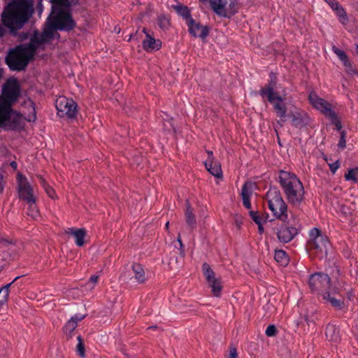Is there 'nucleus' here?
<instances>
[{
	"label": "nucleus",
	"instance_id": "f257e3e1",
	"mask_svg": "<svg viewBox=\"0 0 358 358\" xmlns=\"http://www.w3.org/2000/svg\"><path fill=\"white\" fill-rule=\"evenodd\" d=\"M34 13L31 0H13L3 9L0 20V38L17 36Z\"/></svg>",
	"mask_w": 358,
	"mask_h": 358
},
{
	"label": "nucleus",
	"instance_id": "f03ea898",
	"mask_svg": "<svg viewBox=\"0 0 358 358\" xmlns=\"http://www.w3.org/2000/svg\"><path fill=\"white\" fill-rule=\"evenodd\" d=\"M277 179L288 203L299 206L305 199L304 187L300 179L296 174L283 170L278 171Z\"/></svg>",
	"mask_w": 358,
	"mask_h": 358
},
{
	"label": "nucleus",
	"instance_id": "7ed1b4c3",
	"mask_svg": "<svg viewBox=\"0 0 358 358\" xmlns=\"http://www.w3.org/2000/svg\"><path fill=\"white\" fill-rule=\"evenodd\" d=\"M269 78L268 83L260 89L259 94L263 99L266 98L267 101L273 105L274 111L276 115L280 117V121L285 122L287 106L284 102V99L275 91L277 84L275 73L271 72Z\"/></svg>",
	"mask_w": 358,
	"mask_h": 358
},
{
	"label": "nucleus",
	"instance_id": "20e7f679",
	"mask_svg": "<svg viewBox=\"0 0 358 358\" xmlns=\"http://www.w3.org/2000/svg\"><path fill=\"white\" fill-rule=\"evenodd\" d=\"M34 57L24 44H20L8 50L5 62L11 71H22L25 70Z\"/></svg>",
	"mask_w": 358,
	"mask_h": 358
},
{
	"label": "nucleus",
	"instance_id": "39448f33",
	"mask_svg": "<svg viewBox=\"0 0 358 358\" xmlns=\"http://www.w3.org/2000/svg\"><path fill=\"white\" fill-rule=\"evenodd\" d=\"M63 8L52 6L51 14L48 17L49 28L52 30L70 31L76 27V22L71 13Z\"/></svg>",
	"mask_w": 358,
	"mask_h": 358
},
{
	"label": "nucleus",
	"instance_id": "423d86ee",
	"mask_svg": "<svg viewBox=\"0 0 358 358\" xmlns=\"http://www.w3.org/2000/svg\"><path fill=\"white\" fill-rule=\"evenodd\" d=\"M269 210L278 220L285 222L287 217V205L277 187H271L266 194Z\"/></svg>",
	"mask_w": 358,
	"mask_h": 358
},
{
	"label": "nucleus",
	"instance_id": "0eeeda50",
	"mask_svg": "<svg viewBox=\"0 0 358 358\" xmlns=\"http://www.w3.org/2000/svg\"><path fill=\"white\" fill-rule=\"evenodd\" d=\"M31 109V114L27 117H24L20 113L13 110L9 118L6 121L1 129L5 131H20L24 129L26 122H35L36 120V113L35 110L34 103L29 100L25 102Z\"/></svg>",
	"mask_w": 358,
	"mask_h": 358
},
{
	"label": "nucleus",
	"instance_id": "6e6552de",
	"mask_svg": "<svg viewBox=\"0 0 358 358\" xmlns=\"http://www.w3.org/2000/svg\"><path fill=\"white\" fill-rule=\"evenodd\" d=\"M310 238L307 247L319 259L327 257V248L330 245L328 237L318 228H313L309 232Z\"/></svg>",
	"mask_w": 358,
	"mask_h": 358
},
{
	"label": "nucleus",
	"instance_id": "1a4fd4ad",
	"mask_svg": "<svg viewBox=\"0 0 358 358\" xmlns=\"http://www.w3.org/2000/svg\"><path fill=\"white\" fill-rule=\"evenodd\" d=\"M308 99L314 108L321 111L323 115L330 119L331 124L335 125L336 130L340 131H342L341 122L336 113L332 110L331 104L330 103L322 98H320L314 92L309 94Z\"/></svg>",
	"mask_w": 358,
	"mask_h": 358
},
{
	"label": "nucleus",
	"instance_id": "9d476101",
	"mask_svg": "<svg viewBox=\"0 0 358 358\" xmlns=\"http://www.w3.org/2000/svg\"><path fill=\"white\" fill-rule=\"evenodd\" d=\"M20 96V85L18 80L13 77L6 80L2 86L0 100L14 104Z\"/></svg>",
	"mask_w": 358,
	"mask_h": 358
},
{
	"label": "nucleus",
	"instance_id": "9b49d317",
	"mask_svg": "<svg viewBox=\"0 0 358 358\" xmlns=\"http://www.w3.org/2000/svg\"><path fill=\"white\" fill-rule=\"evenodd\" d=\"M17 185L20 199L23 200L26 203H36L33 187L29 182L26 176L21 173L17 174Z\"/></svg>",
	"mask_w": 358,
	"mask_h": 358
},
{
	"label": "nucleus",
	"instance_id": "f8f14e48",
	"mask_svg": "<svg viewBox=\"0 0 358 358\" xmlns=\"http://www.w3.org/2000/svg\"><path fill=\"white\" fill-rule=\"evenodd\" d=\"M55 107L57 114L60 117L66 116L69 118H74L77 115V103L72 99L66 96H59L55 101Z\"/></svg>",
	"mask_w": 358,
	"mask_h": 358
},
{
	"label": "nucleus",
	"instance_id": "ddd939ff",
	"mask_svg": "<svg viewBox=\"0 0 358 358\" xmlns=\"http://www.w3.org/2000/svg\"><path fill=\"white\" fill-rule=\"evenodd\" d=\"M213 3L212 10L220 17L230 18L238 9L236 0H216Z\"/></svg>",
	"mask_w": 358,
	"mask_h": 358
},
{
	"label": "nucleus",
	"instance_id": "4468645a",
	"mask_svg": "<svg viewBox=\"0 0 358 358\" xmlns=\"http://www.w3.org/2000/svg\"><path fill=\"white\" fill-rule=\"evenodd\" d=\"M309 287L313 292H317L322 295L329 290L331 279L327 274L323 273H315L310 275Z\"/></svg>",
	"mask_w": 358,
	"mask_h": 358
},
{
	"label": "nucleus",
	"instance_id": "2eb2a0df",
	"mask_svg": "<svg viewBox=\"0 0 358 358\" xmlns=\"http://www.w3.org/2000/svg\"><path fill=\"white\" fill-rule=\"evenodd\" d=\"M300 229L301 224L299 222L282 223L276 229V235L280 242L287 243L294 238Z\"/></svg>",
	"mask_w": 358,
	"mask_h": 358
},
{
	"label": "nucleus",
	"instance_id": "dca6fc26",
	"mask_svg": "<svg viewBox=\"0 0 358 358\" xmlns=\"http://www.w3.org/2000/svg\"><path fill=\"white\" fill-rule=\"evenodd\" d=\"M51 36L52 32L45 31L43 34H39L37 31H35L30 39V42L24 45L34 55H35L39 45L45 43L47 37H50Z\"/></svg>",
	"mask_w": 358,
	"mask_h": 358
},
{
	"label": "nucleus",
	"instance_id": "f3484780",
	"mask_svg": "<svg viewBox=\"0 0 358 358\" xmlns=\"http://www.w3.org/2000/svg\"><path fill=\"white\" fill-rule=\"evenodd\" d=\"M187 25L189 27V31L194 37H199L201 39H205L209 34V29L208 27L201 26L200 23H196L195 20L192 18L187 22Z\"/></svg>",
	"mask_w": 358,
	"mask_h": 358
},
{
	"label": "nucleus",
	"instance_id": "a211bd4d",
	"mask_svg": "<svg viewBox=\"0 0 358 358\" xmlns=\"http://www.w3.org/2000/svg\"><path fill=\"white\" fill-rule=\"evenodd\" d=\"M287 116L291 118L292 125L294 127L301 128L308 124L309 117L307 113L303 111L291 112Z\"/></svg>",
	"mask_w": 358,
	"mask_h": 358
},
{
	"label": "nucleus",
	"instance_id": "6ab92c4d",
	"mask_svg": "<svg viewBox=\"0 0 358 358\" xmlns=\"http://www.w3.org/2000/svg\"><path fill=\"white\" fill-rule=\"evenodd\" d=\"M85 315L76 314L71 317L64 327V334L67 339L71 338L75 333V329L78 326V322L83 320Z\"/></svg>",
	"mask_w": 358,
	"mask_h": 358
},
{
	"label": "nucleus",
	"instance_id": "aec40b11",
	"mask_svg": "<svg viewBox=\"0 0 358 358\" xmlns=\"http://www.w3.org/2000/svg\"><path fill=\"white\" fill-rule=\"evenodd\" d=\"M145 28L143 29V31L146 35V38L143 41V48L146 52H152L153 50H158L162 47V42L160 40H156L148 33Z\"/></svg>",
	"mask_w": 358,
	"mask_h": 358
},
{
	"label": "nucleus",
	"instance_id": "412c9836",
	"mask_svg": "<svg viewBox=\"0 0 358 358\" xmlns=\"http://www.w3.org/2000/svg\"><path fill=\"white\" fill-rule=\"evenodd\" d=\"M254 184L252 182H245L242 186L241 196L243 204L247 209L251 208L250 197L252 194V187Z\"/></svg>",
	"mask_w": 358,
	"mask_h": 358
},
{
	"label": "nucleus",
	"instance_id": "4be33fe9",
	"mask_svg": "<svg viewBox=\"0 0 358 358\" xmlns=\"http://www.w3.org/2000/svg\"><path fill=\"white\" fill-rule=\"evenodd\" d=\"M67 234H70L76 238V245L78 247L83 246L85 243V237L86 236V230L84 228L78 229L76 227L68 228L66 231Z\"/></svg>",
	"mask_w": 358,
	"mask_h": 358
},
{
	"label": "nucleus",
	"instance_id": "5701e85b",
	"mask_svg": "<svg viewBox=\"0 0 358 358\" xmlns=\"http://www.w3.org/2000/svg\"><path fill=\"white\" fill-rule=\"evenodd\" d=\"M13 104L0 100V128L3 127L6 121L13 111Z\"/></svg>",
	"mask_w": 358,
	"mask_h": 358
},
{
	"label": "nucleus",
	"instance_id": "b1692460",
	"mask_svg": "<svg viewBox=\"0 0 358 358\" xmlns=\"http://www.w3.org/2000/svg\"><path fill=\"white\" fill-rule=\"evenodd\" d=\"M185 217L187 224L191 230H193L196 227V217L193 213V209L187 200L185 203Z\"/></svg>",
	"mask_w": 358,
	"mask_h": 358
},
{
	"label": "nucleus",
	"instance_id": "393cba45",
	"mask_svg": "<svg viewBox=\"0 0 358 358\" xmlns=\"http://www.w3.org/2000/svg\"><path fill=\"white\" fill-rule=\"evenodd\" d=\"M330 7L334 10L337 16L339 17L340 22L342 24H345L348 21V16L343 8L339 4L336 0H333L328 3Z\"/></svg>",
	"mask_w": 358,
	"mask_h": 358
},
{
	"label": "nucleus",
	"instance_id": "a878e982",
	"mask_svg": "<svg viewBox=\"0 0 358 358\" xmlns=\"http://www.w3.org/2000/svg\"><path fill=\"white\" fill-rule=\"evenodd\" d=\"M206 169L215 177L220 178L222 177L221 165L218 162L211 160L205 162Z\"/></svg>",
	"mask_w": 358,
	"mask_h": 358
},
{
	"label": "nucleus",
	"instance_id": "bb28decb",
	"mask_svg": "<svg viewBox=\"0 0 358 358\" xmlns=\"http://www.w3.org/2000/svg\"><path fill=\"white\" fill-rule=\"evenodd\" d=\"M22 276H17L12 282L0 287V305H3L8 301L10 286L16 282Z\"/></svg>",
	"mask_w": 358,
	"mask_h": 358
},
{
	"label": "nucleus",
	"instance_id": "cd10ccee",
	"mask_svg": "<svg viewBox=\"0 0 358 358\" xmlns=\"http://www.w3.org/2000/svg\"><path fill=\"white\" fill-rule=\"evenodd\" d=\"M132 270L134 273V278L139 283H143L146 278L144 269L141 264L134 263L132 265Z\"/></svg>",
	"mask_w": 358,
	"mask_h": 358
},
{
	"label": "nucleus",
	"instance_id": "c85d7f7f",
	"mask_svg": "<svg viewBox=\"0 0 358 358\" xmlns=\"http://www.w3.org/2000/svg\"><path fill=\"white\" fill-rule=\"evenodd\" d=\"M325 335L329 341H337L339 339V329L336 325L329 324L326 327Z\"/></svg>",
	"mask_w": 358,
	"mask_h": 358
},
{
	"label": "nucleus",
	"instance_id": "c756f323",
	"mask_svg": "<svg viewBox=\"0 0 358 358\" xmlns=\"http://www.w3.org/2000/svg\"><path fill=\"white\" fill-rule=\"evenodd\" d=\"M208 286L211 288L213 296L220 297L222 290V285L221 281L217 278H214L211 281L207 282Z\"/></svg>",
	"mask_w": 358,
	"mask_h": 358
},
{
	"label": "nucleus",
	"instance_id": "7c9ffc66",
	"mask_svg": "<svg viewBox=\"0 0 358 358\" xmlns=\"http://www.w3.org/2000/svg\"><path fill=\"white\" fill-rule=\"evenodd\" d=\"M173 8L176 10V13L186 20V22H189L190 19H192V17H191L190 10L187 6L182 4H178L174 6Z\"/></svg>",
	"mask_w": 358,
	"mask_h": 358
},
{
	"label": "nucleus",
	"instance_id": "2f4dec72",
	"mask_svg": "<svg viewBox=\"0 0 358 358\" xmlns=\"http://www.w3.org/2000/svg\"><path fill=\"white\" fill-rule=\"evenodd\" d=\"M275 260L281 266H286L289 263V257L282 250H276L274 254Z\"/></svg>",
	"mask_w": 358,
	"mask_h": 358
},
{
	"label": "nucleus",
	"instance_id": "473e14b6",
	"mask_svg": "<svg viewBox=\"0 0 358 358\" xmlns=\"http://www.w3.org/2000/svg\"><path fill=\"white\" fill-rule=\"evenodd\" d=\"M322 296H323V299L325 301L329 302L333 307L336 308L338 310L342 309V308L343 306V302L339 299H336L334 296H331L329 290L324 292V294H323Z\"/></svg>",
	"mask_w": 358,
	"mask_h": 358
},
{
	"label": "nucleus",
	"instance_id": "72a5a7b5",
	"mask_svg": "<svg viewBox=\"0 0 358 358\" xmlns=\"http://www.w3.org/2000/svg\"><path fill=\"white\" fill-rule=\"evenodd\" d=\"M202 271L207 282L211 281L213 279L215 278V272L211 269L208 264L206 262L203 264Z\"/></svg>",
	"mask_w": 358,
	"mask_h": 358
},
{
	"label": "nucleus",
	"instance_id": "f704fd0d",
	"mask_svg": "<svg viewBox=\"0 0 358 358\" xmlns=\"http://www.w3.org/2000/svg\"><path fill=\"white\" fill-rule=\"evenodd\" d=\"M358 166L354 168V169H350L345 174V179L346 180H350L352 181L354 183H357L358 182Z\"/></svg>",
	"mask_w": 358,
	"mask_h": 358
},
{
	"label": "nucleus",
	"instance_id": "c9c22d12",
	"mask_svg": "<svg viewBox=\"0 0 358 358\" xmlns=\"http://www.w3.org/2000/svg\"><path fill=\"white\" fill-rule=\"evenodd\" d=\"M77 340L78 344L76 345V352L80 357L83 358L85 357V348L84 341L81 336H78Z\"/></svg>",
	"mask_w": 358,
	"mask_h": 358
},
{
	"label": "nucleus",
	"instance_id": "e433bc0d",
	"mask_svg": "<svg viewBox=\"0 0 358 358\" xmlns=\"http://www.w3.org/2000/svg\"><path fill=\"white\" fill-rule=\"evenodd\" d=\"M55 8H69L71 5L70 0H49Z\"/></svg>",
	"mask_w": 358,
	"mask_h": 358
},
{
	"label": "nucleus",
	"instance_id": "4c0bfd02",
	"mask_svg": "<svg viewBox=\"0 0 358 358\" xmlns=\"http://www.w3.org/2000/svg\"><path fill=\"white\" fill-rule=\"evenodd\" d=\"M332 50L338 56L340 60L343 62V64H346V62L349 60L348 55L343 50H340L336 46L332 47Z\"/></svg>",
	"mask_w": 358,
	"mask_h": 358
},
{
	"label": "nucleus",
	"instance_id": "58836bf2",
	"mask_svg": "<svg viewBox=\"0 0 358 358\" xmlns=\"http://www.w3.org/2000/svg\"><path fill=\"white\" fill-rule=\"evenodd\" d=\"M169 19L164 15L158 17V25L162 29H166L169 27Z\"/></svg>",
	"mask_w": 358,
	"mask_h": 358
},
{
	"label": "nucleus",
	"instance_id": "ea45409f",
	"mask_svg": "<svg viewBox=\"0 0 358 358\" xmlns=\"http://www.w3.org/2000/svg\"><path fill=\"white\" fill-rule=\"evenodd\" d=\"M251 219L257 224L264 223L266 220H264V217L259 214L258 211L250 210L249 212Z\"/></svg>",
	"mask_w": 358,
	"mask_h": 358
},
{
	"label": "nucleus",
	"instance_id": "a19ab883",
	"mask_svg": "<svg viewBox=\"0 0 358 358\" xmlns=\"http://www.w3.org/2000/svg\"><path fill=\"white\" fill-rule=\"evenodd\" d=\"M343 66L345 67V71L348 74L358 76V71L352 66L350 60L346 62V64H343Z\"/></svg>",
	"mask_w": 358,
	"mask_h": 358
},
{
	"label": "nucleus",
	"instance_id": "79ce46f5",
	"mask_svg": "<svg viewBox=\"0 0 358 358\" xmlns=\"http://www.w3.org/2000/svg\"><path fill=\"white\" fill-rule=\"evenodd\" d=\"M340 139L338 143V147L340 149L343 150L346 147V135L347 132L345 130L341 131L340 132Z\"/></svg>",
	"mask_w": 358,
	"mask_h": 358
},
{
	"label": "nucleus",
	"instance_id": "37998d69",
	"mask_svg": "<svg viewBox=\"0 0 358 358\" xmlns=\"http://www.w3.org/2000/svg\"><path fill=\"white\" fill-rule=\"evenodd\" d=\"M28 204V212L27 214L32 217H35L38 215V211L36 208V203H27Z\"/></svg>",
	"mask_w": 358,
	"mask_h": 358
},
{
	"label": "nucleus",
	"instance_id": "c03bdc74",
	"mask_svg": "<svg viewBox=\"0 0 358 358\" xmlns=\"http://www.w3.org/2000/svg\"><path fill=\"white\" fill-rule=\"evenodd\" d=\"M278 330L274 324H269L265 331L266 335L269 337L276 336Z\"/></svg>",
	"mask_w": 358,
	"mask_h": 358
},
{
	"label": "nucleus",
	"instance_id": "a18cd8bd",
	"mask_svg": "<svg viewBox=\"0 0 358 358\" xmlns=\"http://www.w3.org/2000/svg\"><path fill=\"white\" fill-rule=\"evenodd\" d=\"M43 189L49 197H50L52 199L57 198L55 191L51 186L48 185L45 187H43Z\"/></svg>",
	"mask_w": 358,
	"mask_h": 358
},
{
	"label": "nucleus",
	"instance_id": "49530a36",
	"mask_svg": "<svg viewBox=\"0 0 358 358\" xmlns=\"http://www.w3.org/2000/svg\"><path fill=\"white\" fill-rule=\"evenodd\" d=\"M177 241L180 245V248H178L179 254L182 257H184L185 255V246L182 242L181 236L180 234L178 235Z\"/></svg>",
	"mask_w": 358,
	"mask_h": 358
},
{
	"label": "nucleus",
	"instance_id": "de8ad7c7",
	"mask_svg": "<svg viewBox=\"0 0 358 358\" xmlns=\"http://www.w3.org/2000/svg\"><path fill=\"white\" fill-rule=\"evenodd\" d=\"M29 34L28 32H26V31L19 32V31H17V36H14V37L17 38L18 41L22 42V41L27 39L29 37Z\"/></svg>",
	"mask_w": 358,
	"mask_h": 358
},
{
	"label": "nucleus",
	"instance_id": "09e8293b",
	"mask_svg": "<svg viewBox=\"0 0 358 358\" xmlns=\"http://www.w3.org/2000/svg\"><path fill=\"white\" fill-rule=\"evenodd\" d=\"M329 168H330V170L333 173H335L336 171L338 169V168L340 167V163L338 161H336L332 164H329Z\"/></svg>",
	"mask_w": 358,
	"mask_h": 358
},
{
	"label": "nucleus",
	"instance_id": "8fccbe9b",
	"mask_svg": "<svg viewBox=\"0 0 358 358\" xmlns=\"http://www.w3.org/2000/svg\"><path fill=\"white\" fill-rule=\"evenodd\" d=\"M227 358H238V353L236 348L231 346L229 348V354Z\"/></svg>",
	"mask_w": 358,
	"mask_h": 358
},
{
	"label": "nucleus",
	"instance_id": "3c124183",
	"mask_svg": "<svg viewBox=\"0 0 358 358\" xmlns=\"http://www.w3.org/2000/svg\"><path fill=\"white\" fill-rule=\"evenodd\" d=\"M36 177L38 178L39 183L43 187H45L48 185L45 179L42 176L37 175Z\"/></svg>",
	"mask_w": 358,
	"mask_h": 358
},
{
	"label": "nucleus",
	"instance_id": "603ef678",
	"mask_svg": "<svg viewBox=\"0 0 358 358\" xmlns=\"http://www.w3.org/2000/svg\"><path fill=\"white\" fill-rule=\"evenodd\" d=\"M43 6L41 2H38L36 6V10L39 14H41L43 11Z\"/></svg>",
	"mask_w": 358,
	"mask_h": 358
},
{
	"label": "nucleus",
	"instance_id": "864d4df0",
	"mask_svg": "<svg viewBox=\"0 0 358 358\" xmlns=\"http://www.w3.org/2000/svg\"><path fill=\"white\" fill-rule=\"evenodd\" d=\"M98 279H99V276L98 275H92V276L90 277V281L94 284V283L97 282Z\"/></svg>",
	"mask_w": 358,
	"mask_h": 358
},
{
	"label": "nucleus",
	"instance_id": "5fc2aeb1",
	"mask_svg": "<svg viewBox=\"0 0 358 358\" xmlns=\"http://www.w3.org/2000/svg\"><path fill=\"white\" fill-rule=\"evenodd\" d=\"M258 231L259 234H263L264 231V227H263V223H259L258 224Z\"/></svg>",
	"mask_w": 358,
	"mask_h": 358
},
{
	"label": "nucleus",
	"instance_id": "6e6d98bb",
	"mask_svg": "<svg viewBox=\"0 0 358 358\" xmlns=\"http://www.w3.org/2000/svg\"><path fill=\"white\" fill-rule=\"evenodd\" d=\"M199 1L202 3L209 2L210 6L211 8L213 9V1H215L216 0H199Z\"/></svg>",
	"mask_w": 358,
	"mask_h": 358
},
{
	"label": "nucleus",
	"instance_id": "4d7b16f0",
	"mask_svg": "<svg viewBox=\"0 0 358 358\" xmlns=\"http://www.w3.org/2000/svg\"><path fill=\"white\" fill-rule=\"evenodd\" d=\"M11 168H13L14 170H16L17 169V164L15 161H13L10 164Z\"/></svg>",
	"mask_w": 358,
	"mask_h": 358
},
{
	"label": "nucleus",
	"instance_id": "13d9d810",
	"mask_svg": "<svg viewBox=\"0 0 358 358\" xmlns=\"http://www.w3.org/2000/svg\"><path fill=\"white\" fill-rule=\"evenodd\" d=\"M207 153H208V162L213 160V151L208 150V151H207Z\"/></svg>",
	"mask_w": 358,
	"mask_h": 358
},
{
	"label": "nucleus",
	"instance_id": "bf43d9fd",
	"mask_svg": "<svg viewBox=\"0 0 358 358\" xmlns=\"http://www.w3.org/2000/svg\"><path fill=\"white\" fill-rule=\"evenodd\" d=\"M305 321L306 322L308 326H310L311 323L314 324V322L313 320H309L308 316H305Z\"/></svg>",
	"mask_w": 358,
	"mask_h": 358
},
{
	"label": "nucleus",
	"instance_id": "052dcab7",
	"mask_svg": "<svg viewBox=\"0 0 358 358\" xmlns=\"http://www.w3.org/2000/svg\"><path fill=\"white\" fill-rule=\"evenodd\" d=\"M157 329V326H152V327H150L147 329V330H150V329Z\"/></svg>",
	"mask_w": 358,
	"mask_h": 358
},
{
	"label": "nucleus",
	"instance_id": "680f3d73",
	"mask_svg": "<svg viewBox=\"0 0 358 358\" xmlns=\"http://www.w3.org/2000/svg\"><path fill=\"white\" fill-rule=\"evenodd\" d=\"M355 50H356L357 54L358 55V44H357L355 45Z\"/></svg>",
	"mask_w": 358,
	"mask_h": 358
},
{
	"label": "nucleus",
	"instance_id": "e2e57ef3",
	"mask_svg": "<svg viewBox=\"0 0 358 358\" xmlns=\"http://www.w3.org/2000/svg\"><path fill=\"white\" fill-rule=\"evenodd\" d=\"M345 206H342V207H341V210H342L343 213H346V212H345Z\"/></svg>",
	"mask_w": 358,
	"mask_h": 358
},
{
	"label": "nucleus",
	"instance_id": "0e129e2a",
	"mask_svg": "<svg viewBox=\"0 0 358 358\" xmlns=\"http://www.w3.org/2000/svg\"><path fill=\"white\" fill-rule=\"evenodd\" d=\"M169 222H167L166 224V228L168 229L169 227Z\"/></svg>",
	"mask_w": 358,
	"mask_h": 358
},
{
	"label": "nucleus",
	"instance_id": "69168bd1",
	"mask_svg": "<svg viewBox=\"0 0 358 358\" xmlns=\"http://www.w3.org/2000/svg\"><path fill=\"white\" fill-rule=\"evenodd\" d=\"M133 37H134V36H133V35H130V39H131V38H133Z\"/></svg>",
	"mask_w": 358,
	"mask_h": 358
},
{
	"label": "nucleus",
	"instance_id": "338daca9",
	"mask_svg": "<svg viewBox=\"0 0 358 358\" xmlns=\"http://www.w3.org/2000/svg\"><path fill=\"white\" fill-rule=\"evenodd\" d=\"M43 0H38V2H41L42 3Z\"/></svg>",
	"mask_w": 358,
	"mask_h": 358
}]
</instances>
